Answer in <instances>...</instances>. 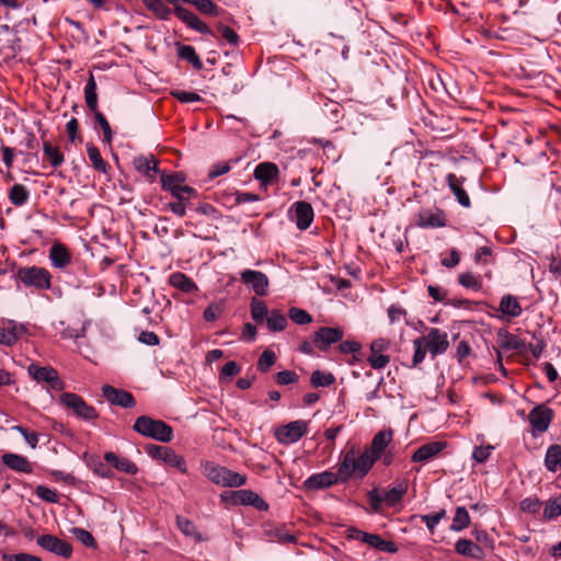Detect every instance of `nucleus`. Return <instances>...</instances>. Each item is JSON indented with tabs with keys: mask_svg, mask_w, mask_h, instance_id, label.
Returning a JSON list of instances; mask_svg holds the SVG:
<instances>
[{
	"mask_svg": "<svg viewBox=\"0 0 561 561\" xmlns=\"http://www.w3.org/2000/svg\"><path fill=\"white\" fill-rule=\"evenodd\" d=\"M376 461V457L367 449L360 451L358 446H351L344 453L343 460L339 467L341 482L348 481L352 476L364 478Z\"/></svg>",
	"mask_w": 561,
	"mask_h": 561,
	"instance_id": "1",
	"label": "nucleus"
},
{
	"mask_svg": "<svg viewBox=\"0 0 561 561\" xmlns=\"http://www.w3.org/2000/svg\"><path fill=\"white\" fill-rule=\"evenodd\" d=\"M202 473L213 483L227 488H239L247 483V477L213 461L202 462Z\"/></svg>",
	"mask_w": 561,
	"mask_h": 561,
	"instance_id": "2",
	"label": "nucleus"
},
{
	"mask_svg": "<svg viewBox=\"0 0 561 561\" xmlns=\"http://www.w3.org/2000/svg\"><path fill=\"white\" fill-rule=\"evenodd\" d=\"M134 431L142 436L150 437L152 439L169 443L173 439V430L162 420H154L150 416L141 415L136 419Z\"/></svg>",
	"mask_w": 561,
	"mask_h": 561,
	"instance_id": "3",
	"label": "nucleus"
},
{
	"mask_svg": "<svg viewBox=\"0 0 561 561\" xmlns=\"http://www.w3.org/2000/svg\"><path fill=\"white\" fill-rule=\"evenodd\" d=\"M59 402L66 409L71 410L73 415L84 421L98 419L99 414L94 407L88 404L79 394L73 392H62Z\"/></svg>",
	"mask_w": 561,
	"mask_h": 561,
	"instance_id": "4",
	"label": "nucleus"
},
{
	"mask_svg": "<svg viewBox=\"0 0 561 561\" xmlns=\"http://www.w3.org/2000/svg\"><path fill=\"white\" fill-rule=\"evenodd\" d=\"M18 278L26 286L43 290L50 288V273L39 266H26L18 270Z\"/></svg>",
	"mask_w": 561,
	"mask_h": 561,
	"instance_id": "5",
	"label": "nucleus"
},
{
	"mask_svg": "<svg viewBox=\"0 0 561 561\" xmlns=\"http://www.w3.org/2000/svg\"><path fill=\"white\" fill-rule=\"evenodd\" d=\"M220 496L222 501L230 502L234 505H250L262 512L268 510V504L252 490L224 492Z\"/></svg>",
	"mask_w": 561,
	"mask_h": 561,
	"instance_id": "6",
	"label": "nucleus"
},
{
	"mask_svg": "<svg viewBox=\"0 0 561 561\" xmlns=\"http://www.w3.org/2000/svg\"><path fill=\"white\" fill-rule=\"evenodd\" d=\"M147 453L154 459H160L171 467L179 469L182 473L187 471L185 459L173 449L161 445H149Z\"/></svg>",
	"mask_w": 561,
	"mask_h": 561,
	"instance_id": "7",
	"label": "nucleus"
},
{
	"mask_svg": "<svg viewBox=\"0 0 561 561\" xmlns=\"http://www.w3.org/2000/svg\"><path fill=\"white\" fill-rule=\"evenodd\" d=\"M307 433V422L297 420L279 426L275 431V437L283 445L298 442Z\"/></svg>",
	"mask_w": 561,
	"mask_h": 561,
	"instance_id": "8",
	"label": "nucleus"
},
{
	"mask_svg": "<svg viewBox=\"0 0 561 561\" xmlns=\"http://www.w3.org/2000/svg\"><path fill=\"white\" fill-rule=\"evenodd\" d=\"M552 419V409L545 404L536 405L528 414V420L533 427V434L536 436L537 434L545 433L549 428Z\"/></svg>",
	"mask_w": 561,
	"mask_h": 561,
	"instance_id": "9",
	"label": "nucleus"
},
{
	"mask_svg": "<svg viewBox=\"0 0 561 561\" xmlns=\"http://www.w3.org/2000/svg\"><path fill=\"white\" fill-rule=\"evenodd\" d=\"M30 376L37 382H46L54 390H62L64 381L59 378L58 373L53 367H41L31 364L27 368Z\"/></svg>",
	"mask_w": 561,
	"mask_h": 561,
	"instance_id": "10",
	"label": "nucleus"
},
{
	"mask_svg": "<svg viewBox=\"0 0 561 561\" xmlns=\"http://www.w3.org/2000/svg\"><path fill=\"white\" fill-rule=\"evenodd\" d=\"M240 279L257 296H265L267 294L270 280L265 273L254 270H244L240 273Z\"/></svg>",
	"mask_w": 561,
	"mask_h": 561,
	"instance_id": "11",
	"label": "nucleus"
},
{
	"mask_svg": "<svg viewBox=\"0 0 561 561\" xmlns=\"http://www.w3.org/2000/svg\"><path fill=\"white\" fill-rule=\"evenodd\" d=\"M424 344L434 358L447 352L449 347L448 335L440 329L431 328L427 335L424 336Z\"/></svg>",
	"mask_w": 561,
	"mask_h": 561,
	"instance_id": "12",
	"label": "nucleus"
},
{
	"mask_svg": "<svg viewBox=\"0 0 561 561\" xmlns=\"http://www.w3.org/2000/svg\"><path fill=\"white\" fill-rule=\"evenodd\" d=\"M36 542L43 549L62 558H70L72 554L71 545L54 535H42L37 537Z\"/></svg>",
	"mask_w": 561,
	"mask_h": 561,
	"instance_id": "13",
	"label": "nucleus"
},
{
	"mask_svg": "<svg viewBox=\"0 0 561 561\" xmlns=\"http://www.w3.org/2000/svg\"><path fill=\"white\" fill-rule=\"evenodd\" d=\"M174 14L181 20L187 27L197 31L202 34L215 36L214 31L203 22L194 12L187 10L182 5H175L173 8Z\"/></svg>",
	"mask_w": 561,
	"mask_h": 561,
	"instance_id": "14",
	"label": "nucleus"
},
{
	"mask_svg": "<svg viewBox=\"0 0 561 561\" xmlns=\"http://www.w3.org/2000/svg\"><path fill=\"white\" fill-rule=\"evenodd\" d=\"M103 397L113 405L122 408H134L136 400L133 394L124 389L115 388L111 385H104L102 387Z\"/></svg>",
	"mask_w": 561,
	"mask_h": 561,
	"instance_id": "15",
	"label": "nucleus"
},
{
	"mask_svg": "<svg viewBox=\"0 0 561 561\" xmlns=\"http://www.w3.org/2000/svg\"><path fill=\"white\" fill-rule=\"evenodd\" d=\"M344 332L340 328L322 327L314 332L313 343L321 351H327L332 344L342 340Z\"/></svg>",
	"mask_w": 561,
	"mask_h": 561,
	"instance_id": "16",
	"label": "nucleus"
},
{
	"mask_svg": "<svg viewBox=\"0 0 561 561\" xmlns=\"http://www.w3.org/2000/svg\"><path fill=\"white\" fill-rule=\"evenodd\" d=\"M133 165L136 171L142 174L150 183L156 181L157 174L160 172L158 161L152 154L135 157Z\"/></svg>",
	"mask_w": 561,
	"mask_h": 561,
	"instance_id": "17",
	"label": "nucleus"
},
{
	"mask_svg": "<svg viewBox=\"0 0 561 561\" xmlns=\"http://www.w3.org/2000/svg\"><path fill=\"white\" fill-rule=\"evenodd\" d=\"M341 481L339 471L336 473L332 471H323L321 473H316L310 476L305 481V486L309 490H319L334 485Z\"/></svg>",
	"mask_w": 561,
	"mask_h": 561,
	"instance_id": "18",
	"label": "nucleus"
},
{
	"mask_svg": "<svg viewBox=\"0 0 561 561\" xmlns=\"http://www.w3.org/2000/svg\"><path fill=\"white\" fill-rule=\"evenodd\" d=\"M297 228L300 230L308 229L314 217L312 206L307 202H297L293 206Z\"/></svg>",
	"mask_w": 561,
	"mask_h": 561,
	"instance_id": "19",
	"label": "nucleus"
},
{
	"mask_svg": "<svg viewBox=\"0 0 561 561\" xmlns=\"http://www.w3.org/2000/svg\"><path fill=\"white\" fill-rule=\"evenodd\" d=\"M278 167L273 162H261L259 163L253 172V176L257 180L262 186L272 184L278 176Z\"/></svg>",
	"mask_w": 561,
	"mask_h": 561,
	"instance_id": "20",
	"label": "nucleus"
},
{
	"mask_svg": "<svg viewBox=\"0 0 561 561\" xmlns=\"http://www.w3.org/2000/svg\"><path fill=\"white\" fill-rule=\"evenodd\" d=\"M392 438L393 431L391 428L380 431L374 436L370 447L366 449L378 460L392 442Z\"/></svg>",
	"mask_w": 561,
	"mask_h": 561,
	"instance_id": "21",
	"label": "nucleus"
},
{
	"mask_svg": "<svg viewBox=\"0 0 561 561\" xmlns=\"http://www.w3.org/2000/svg\"><path fill=\"white\" fill-rule=\"evenodd\" d=\"M104 460L121 472L131 474V476H134L138 472V467L135 462H133L127 457L117 456L113 451L105 453Z\"/></svg>",
	"mask_w": 561,
	"mask_h": 561,
	"instance_id": "22",
	"label": "nucleus"
},
{
	"mask_svg": "<svg viewBox=\"0 0 561 561\" xmlns=\"http://www.w3.org/2000/svg\"><path fill=\"white\" fill-rule=\"evenodd\" d=\"M264 535L270 539L279 543H295L297 537L289 534L285 525L267 524L264 526Z\"/></svg>",
	"mask_w": 561,
	"mask_h": 561,
	"instance_id": "23",
	"label": "nucleus"
},
{
	"mask_svg": "<svg viewBox=\"0 0 561 561\" xmlns=\"http://www.w3.org/2000/svg\"><path fill=\"white\" fill-rule=\"evenodd\" d=\"M2 462L11 470L23 473H32L33 465L22 455L5 453L2 455Z\"/></svg>",
	"mask_w": 561,
	"mask_h": 561,
	"instance_id": "24",
	"label": "nucleus"
},
{
	"mask_svg": "<svg viewBox=\"0 0 561 561\" xmlns=\"http://www.w3.org/2000/svg\"><path fill=\"white\" fill-rule=\"evenodd\" d=\"M446 180H447L448 186H449L450 191L454 193L457 202L461 206L469 208L471 206V202H470L469 195L462 187L465 179L458 178L454 173H449V174H447Z\"/></svg>",
	"mask_w": 561,
	"mask_h": 561,
	"instance_id": "25",
	"label": "nucleus"
},
{
	"mask_svg": "<svg viewBox=\"0 0 561 561\" xmlns=\"http://www.w3.org/2000/svg\"><path fill=\"white\" fill-rule=\"evenodd\" d=\"M445 446L446 444L443 442H432L424 444L414 451V454L412 455V461H427L435 457L436 455H438L445 448Z\"/></svg>",
	"mask_w": 561,
	"mask_h": 561,
	"instance_id": "26",
	"label": "nucleus"
},
{
	"mask_svg": "<svg viewBox=\"0 0 561 561\" xmlns=\"http://www.w3.org/2000/svg\"><path fill=\"white\" fill-rule=\"evenodd\" d=\"M499 311L507 319L517 318L522 314L523 309L517 298L513 295H504L499 305Z\"/></svg>",
	"mask_w": 561,
	"mask_h": 561,
	"instance_id": "27",
	"label": "nucleus"
},
{
	"mask_svg": "<svg viewBox=\"0 0 561 561\" xmlns=\"http://www.w3.org/2000/svg\"><path fill=\"white\" fill-rule=\"evenodd\" d=\"M51 265L56 268H65L71 262V255L61 243H55L49 250Z\"/></svg>",
	"mask_w": 561,
	"mask_h": 561,
	"instance_id": "28",
	"label": "nucleus"
},
{
	"mask_svg": "<svg viewBox=\"0 0 561 561\" xmlns=\"http://www.w3.org/2000/svg\"><path fill=\"white\" fill-rule=\"evenodd\" d=\"M417 226L422 228H438L445 227L446 221L440 211L432 213V211H422L419 215Z\"/></svg>",
	"mask_w": 561,
	"mask_h": 561,
	"instance_id": "29",
	"label": "nucleus"
},
{
	"mask_svg": "<svg viewBox=\"0 0 561 561\" xmlns=\"http://www.w3.org/2000/svg\"><path fill=\"white\" fill-rule=\"evenodd\" d=\"M145 7L151 11L158 19L168 21L170 20L173 9L168 7L162 0H141Z\"/></svg>",
	"mask_w": 561,
	"mask_h": 561,
	"instance_id": "30",
	"label": "nucleus"
},
{
	"mask_svg": "<svg viewBox=\"0 0 561 561\" xmlns=\"http://www.w3.org/2000/svg\"><path fill=\"white\" fill-rule=\"evenodd\" d=\"M545 466L550 472H557L561 469V445L553 444L548 447L545 456Z\"/></svg>",
	"mask_w": 561,
	"mask_h": 561,
	"instance_id": "31",
	"label": "nucleus"
},
{
	"mask_svg": "<svg viewBox=\"0 0 561 561\" xmlns=\"http://www.w3.org/2000/svg\"><path fill=\"white\" fill-rule=\"evenodd\" d=\"M455 551L458 554L477 559L482 554L481 547L469 539H459L455 545Z\"/></svg>",
	"mask_w": 561,
	"mask_h": 561,
	"instance_id": "32",
	"label": "nucleus"
},
{
	"mask_svg": "<svg viewBox=\"0 0 561 561\" xmlns=\"http://www.w3.org/2000/svg\"><path fill=\"white\" fill-rule=\"evenodd\" d=\"M497 343L501 348L506 351H517L524 345L522 341L505 329L499 330Z\"/></svg>",
	"mask_w": 561,
	"mask_h": 561,
	"instance_id": "33",
	"label": "nucleus"
},
{
	"mask_svg": "<svg viewBox=\"0 0 561 561\" xmlns=\"http://www.w3.org/2000/svg\"><path fill=\"white\" fill-rule=\"evenodd\" d=\"M265 322L270 332L284 331L288 323L286 316L278 309H272Z\"/></svg>",
	"mask_w": 561,
	"mask_h": 561,
	"instance_id": "34",
	"label": "nucleus"
},
{
	"mask_svg": "<svg viewBox=\"0 0 561 561\" xmlns=\"http://www.w3.org/2000/svg\"><path fill=\"white\" fill-rule=\"evenodd\" d=\"M407 492L408 483L407 481H401L385 493L383 500L388 506H394L401 502Z\"/></svg>",
	"mask_w": 561,
	"mask_h": 561,
	"instance_id": "35",
	"label": "nucleus"
},
{
	"mask_svg": "<svg viewBox=\"0 0 561 561\" xmlns=\"http://www.w3.org/2000/svg\"><path fill=\"white\" fill-rule=\"evenodd\" d=\"M178 55L181 59L188 61L194 69L201 70L203 68V62L193 46L179 45Z\"/></svg>",
	"mask_w": 561,
	"mask_h": 561,
	"instance_id": "36",
	"label": "nucleus"
},
{
	"mask_svg": "<svg viewBox=\"0 0 561 561\" xmlns=\"http://www.w3.org/2000/svg\"><path fill=\"white\" fill-rule=\"evenodd\" d=\"M184 181V176L181 173H174L170 175H161V186L164 191H169L174 197L180 191L181 183Z\"/></svg>",
	"mask_w": 561,
	"mask_h": 561,
	"instance_id": "37",
	"label": "nucleus"
},
{
	"mask_svg": "<svg viewBox=\"0 0 561 561\" xmlns=\"http://www.w3.org/2000/svg\"><path fill=\"white\" fill-rule=\"evenodd\" d=\"M170 284L183 293H192L194 289H196L195 283L187 277L185 274L181 272L173 273L170 276Z\"/></svg>",
	"mask_w": 561,
	"mask_h": 561,
	"instance_id": "38",
	"label": "nucleus"
},
{
	"mask_svg": "<svg viewBox=\"0 0 561 561\" xmlns=\"http://www.w3.org/2000/svg\"><path fill=\"white\" fill-rule=\"evenodd\" d=\"M250 307L251 317L257 324L265 322L268 314L271 313V310H268L266 304L257 298H252Z\"/></svg>",
	"mask_w": 561,
	"mask_h": 561,
	"instance_id": "39",
	"label": "nucleus"
},
{
	"mask_svg": "<svg viewBox=\"0 0 561 561\" xmlns=\"http://www.w3.org/2000/svg\"><path fill=\"white\" fill-rule=\"evenodd\" d=\"M87 153L95 171L107 172L108 164L103 160L100 150L93 144H87Z\"/></svg>",
	"mask_w": 561,
	"mask_h": 561,
	"instance_id": "40",
	"label": "nucleus"
},
{
	"mask_svg": "<svg viewBox=\"0 0 561 561\" xmlns=\"http://www.w3.org/2000/svg\"><path fill=\"white\" fill-rule=\"evenodd\" d=\"M96 82L93 75H90V78L84 87V100L88 108L91 112H95L98 110V93H96Z\"/></svg>",
	"mask_w": 561,
	"mask_h": 561,
	"instance_id": "41",
	"label": "nucleus"
},
{
	"mask_svg": "<svg viewBox=\"0 0 561 561\" xmlns=\"http://www.w3.org/2000/svg\"><path fill=\"white\" fill-rule=\"evenodd\" d=\"M367 545L383 552L396 553L398 551V547L393 541H387L376 534L369 535Z\"/></svg>",
	"mask_w": 561,
	"mask_h": 561,
	"instance_id": "42",
	"label": "nucleus"
},
{
	"mask_svg": "<svg viewBox=\"0 0 561 561\" xmlns=\"http://www.w3.org/2000/svg\"><path fill=\"white\" fill-rule=\"evenodd\" d=\"M30 197L28 190L22 184H14L9 192V199L14 206H23Z\"/></svg>",
	"mask_w": 561,
	"mask_h": 561,
	"instance_id": "43",
	"label": "nucleus"
},
{
	"mask_svg": "<svg viewBox=\"0 0 561 561\" xmlns=\"http://www.w3.org/2000/svg\"><path fill=\"white\" fill-rule=\"evenodd\" d=\"M43 151L45 158L54 168H58L64 163L65 159L62 152L58 147L53 146L49 141H44Z\"/></svg>",
	"mask_w": 561,
	"mask_h": 561,
	"instance_id": "44",
	"label": "nucleus"
},
{
	"mask_svg": "<svg viewBox=\"0 0 561 561\" xmlns=\"http://www.w3.org/2000/svg\"><path fill=\"white\" fill-rule=\"evenodd\" d=\"M470 525V516L466 507L459 506L456 508L450 530L461 531Z\"/></svg>",
	"mask_w": 561,
	"mask_h": 561,
	"instance_id": "45",
	"label": "nucleus"
},
{
	"mask_svg": "<svg viewBox=\"0 0 561 561\" xmlns=\"http://www.w3.org/2000/svg\"><path fill=\"white\" fill-rule=\"evenodd\" d=\"M335 382V377L332 373L322 370H314L310 377V383L313 388L330 387Z\"/></svg>",
	"mask_w": 561,
	"mask_h": 561,
	"instance_id": "46",
	"label": "nucleus"
},
{
	"mask_svg": "<svg viewBox=\"0 0 561 561\" xmlns=\"http://www.w3.org/2000/svg\"><path fill=\"white\" fill-rule=\"evenodd\" d=\"M561 516V493L546 503L543 519L552 520Z\"/></svg>",
	"mask_w": 561,
	"mask_h": 561,
	"instance_id": "47",
	"label": "nucleus"
},
{
	"mask_svg": "<svg viewBox=\"0 0 561 561\" xmlns=\"http://www.w3.org/2000/svg\"><path fill=\"white\" fill-rule=\"evenodd\" d=\"M176 525L179 529L187 537H194L197 540L201 539V535L198 534L194 523L186 517L178 516Z\"/></svg>",
	"mask_w": 561,
	"mask_h": 561,
	"instance_id": "48",
	"label": "nucleus"
},
{
	"mask_svg": "<svg viewBox=\"0 0 561 561\" xmlns=\"http://www.w3.org/2000/svg\"><path fill=\"white\" fill-rule=\"evenodd\" d=\"M22 329L23 328L19 329L15 325L9 330L0 329V344L7 345V346L13 345L20 337Z\"/></svg>",
	"mask_w": 561,
	"mask_h": 561,
	"instance_id": "49",
	"label": "nucleus"
},
{
	"mask_svg": "<svg viewBox=\"0 0 561 561\" xmlns=\"http://www.w3.org/2000/svg\"><path fill=\"white\" fill-rule=\"evenodd\" d=\"M458 282L461 286L473 290H480L482 287V283L479 279V277H477L471 272L460 274L458 277Z\"/></svg>",
	"mask_w": 561,
	"mask_h": 561,
	"instance_id": "50",
	"label": "nucleus"
},
{
	"mask_svg": "<svg viewBox=\"0 0 561 561\" xmlns=\"http://www.w3.org/2000/svg\"><path fill=\"white\" fill-rule=\"evenodd\" d=\"M414 354L412 359V367L419 366L426 356V346L424 344V337H417L413 341Z\"/></svg>",
	"mask_w": 561,
	"mask_h": 561,
	"instance_id": "51",
	"label": "nucleus"
},
{
	"mask_svg": "<svg viewBox=\"0 0 561 561\" xmlns=\"http://www.w3.org/2000/svg\"><path fill=\"white\" fill-rule=\"evenodd\" d=\"M276 362V355L271 350H265L259 360H257V369L261 373H266L270 370V368L275 364Z\"/></svg>",
	"mask_w": 561,
	"mask_h": 561,
	"instance_id": "52",
	"label": "nucleus"
},
{
	"mask_svg": "<svg viewBox=\"0 0 561 561\" xmlns=\"http://www.w3.org/2000/svg\"><path fill=\"white\" fill-rule=\"evenodd\" d=\"M88 465L92 468L93 472L102 478H112L113 471L101 461L98 457H92Z\"/></svg>",
	"mask_w": 561,
	"mask_h": 561,
	"instance_id": "53",
	"label": "nucleus"
},
{
	"mask_svg": "<svg viewBox=\"0 0 561 561\" xmlns=\"http://www.w3.org/2000/svg\"><path fill=\"white\" fill-rule=\"evenodd\" d=\"M288 317L297 324H308L312 321V317L304 309L291 307Z\"/></svg>",
	"mask_w": 561,
	"mask_h": 561,
	"instance_id": "54",
	"label": "nucleus"
},
{
	"mask_svg": "<svg viewBox=\"0 0 561 561\" xmlns=\"http://www.w3.org/2000/svg\"><path fill=\"white\" fill-rule=\"evenodd\" d=\"M217 30L220 36L230 45L238 46L240 42L239 35L229 26L218 24Z\"/></svg>",
	"mask_w": 561,
	"mask_h": 561,
	"instance_id": "55",
	"label": "nucleus"
},
{
	"mask_svg": "<svg viewBox=\"0 0 561 561\" xmlns=\"http://www.w3.org/2000/svg\"><path fill=\"white\" fill-rule=\"evenodd\" d=\"M195 8L204 15H208V16H218L219 15V8L213 0H202L199 3H196Z\"/></svg>",
	"mask_w": 561,
	"mask_h": 561,
	"instance_id": "56",
	"label": "nucleus"
},
{
	"mask_svg": "<svg viewBox=\"0 0 561 561\" xmlns=\"http://www.w3.org/2000/svg\"><path fill=\"white\" fill-rule=\"evenodd\" d=\"M72 534L76 536L78 540H80L85 547L95 548L96 541L92 534L83 528L75 527L72 529Z\"/></svg>",
	"mask_w": 561,
	"mask_h": 561,
	"instance_id": "57",
	"label": "nucleus"
},
{
	"mask_svg": "<svg viewBox=\"0 0 561 561\" xmlns=\"http://www.w3.org/2000/svg\"><path fill=\"white\" fill-rule=\"evenodd\" d=\"M93 113H94V118H95L96 123L100 125L101 129L103 130L104 140L106 142H111L113 139V133H112L111 126H110L106 117L98 110H95V112H93Z\"/></svg>",
	"mask_w": 561,
	"mask_h": 561,
	"instance_id": "58",
	"label": "nucleus"
},
{
	"mask_svg": "<svg viewBox=\"0 0 561 561\" xmlns=\"http://www.w3.org/2000/svg\"><path fill=\"white\" fill-rule=\"evenodd\" d=\"M519 507L525 513L536 514L541 507V501L538 497H526L520 501Z\"/></svg>",
	"mask_w": 561,
	"mask_h": 561,
	"instance_id": "59",
	"label": "nucleus"
},
{
	"mask_svg": "<svg viewBox=\"0 0 561 561\" xmlns=\"http://www.w3.org/2000/svg\"><path fill=\"white\" fill-rule=\"evenodd\" d=\"M171 95L182 103H193L202 100L199 94L183 90L171 91Z\"/></svg>",
	"mask_w": 561,
	"mask_h": 561,
	"instance_id": "60",
	"label": "nucleus"
},
{
	"mask_svg": "<svg viewBox=\"0 0 561 561\" xmlns=\"http://www.w3.org/2000/svg\"><path fill=\"white\" fill-rule=\"evenodd\" d=\"M367 360L374 369H382L389 364L390 357L382 353H371Z\"/></svg>",
	"mask_w": 561,
	"mask_h": 561,
	"instance_id": "61",
	"label": "nucleus"
},
{
	"mask_svg": "<svg viewBox=\"0 0 561 561\" xmlns=\"http://www.w3.org/2000/svg\"><path fill=\"white\" fill-rule=\"evenodd\" d=\"M298 379V375L291 370H282L275 375V381L280 386L295 383Z\"/></svg>",
	"mask_w": 561,
	"mask_h": 561,
	"instance_id": "62",
	"label": "nucleus"
},
{
	"mask_svg": "<svg viewBox=\"0 0 561 561\" xmlns=\"http://www.w3.org/2000/svg\"><path fill=\"white\" fill-rule=\"evenodd\" d=\"M35 493L39 499L48 503H57L59 500L57 493L45 485L36 486Z\"/></svg>",
	"mask_w": 561,
	"mask_h": 561,
	"instance_id": "63",
	"label": "nucleus"
},
{
	"mask_svg": "<svg viewBox=\"0 0 561 561\" xmlns=\"http://www.w3.org/2000/svg\"><path fill=\"white\" fill-rule=\"evenodd\" d=\"M2 559L4 561H42L41 558L26 553V552H20L14 554H3Z\"/></svg>",
	"mask_w": 561,
	"mask_h": 561,
	"instance_id": "64",
	"label": "nucleus"
}]
</instances>
